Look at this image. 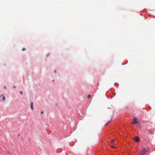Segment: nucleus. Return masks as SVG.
I'll return each instance as SVG.
<instances>
[{
    "instance_id": "obj_13",
    "label": "nucleus",
    "mask_w": 155,
    "mask_h": 155,
    "mask_svg": "<svg viewBox=\"0 0 155 155\" xmlns=\"http://www.w3.org/2000/svg\"><path fill=\"white\" fill-rule=\"evenodd\" d=\"M15 87H15V86H13V87H14V88H15Z\"/></svg>"
},
{
    "instance_id": "obj_11",
    "label": "nucleus",
    "mask_w": 155,
    "mask_h": 155,
    "mask_svg": "<svg viewBox=\"0 0 155 155\" xmlns=\"http://www.w3.org/2000/svg\"><path fill=\"white\" fill-rule=\"evenodd\" d=\"M54 72H55V73H56V70H54Z\"/></svg>"
},
{
    "instance_id": "obj_14",
    "label": "nucleus",
    "mask_w": 155,
    "mask_h": 155,
    "mask_svg": "<svg viewBox=\"0 0 155 155\" xmlns=\"http://www.w3.org/2000/svg\"><path fill=\"white\" fill-rule=\"evenodd\" d=\"M49 55V54L47 55V56H48Z\"/></svg>"
},
{
    "instance_id": "obj_9",
    "label": "nucleus",
    "mask_w": 155,
    "mask_h": 155,
    "mask_svg": "<svg viewBox=\"0 0 155 155\" xmlns=\"http://www.w3.org/2000/svg\"><path fill=\"white\" fill-rule=\"evenodd\" d=\"M20 94H23V92H22V91H20Z\"/></svg>"
},
{
    "instance_id": "obj_2",
    "label": "nucleus",
    "mask_w": 155,
    "mask_h": 155,
    "mask_svg": "<svg viewBox=\"0 0 155 155\" xmlns=\"http://www.w3.org/2000/svg\"><path fill=\"white\" fill-rule=\"evenodd\" d=\"M147 152L145 148H143L140 152V155H144L145 153Z\"/></svg>"
},
{
    "instance_id": "obj_10",
    "label": "nucleus",
    "mask_w": 155,
    "mask_h": 155,
    "mask_svg": "<svg viewBox=\"0 0 155 155\" xmlns=\"http://www.w3.org/2000/svg\"><path fill=\"white\" fill-rule=\"evenodd\" d=\"M4 88L5 89H6V86H4Z\"/></svg>"
},
{
    "instance_id": "obj_5",
    "label": "nucleus",
    "mask_w": 155,
    "mask_h": 155,
    "mask_svg": "<svg viewBox=\"0 0 155 155\" xmlns=\"http://www.w3.org/2000/svg\"><path fill=\"white\" fill-rule=\"evenodd\" d=\"M2 99L4 101H5L6 99V97L5 96H3L2 97Z\"/></svg>"
},
{
    "instance_id": "obj_4",
    "label": "nucleus",
    "mask_w": 155,
    "mask_h": 155,
    "mask_svg": "<svg viewBox=\"0 0 155 155\" xmlns=\"http://www.w3.org/2000/svg\"><path fill=\"white\" fill-rule=\"evenodd\" d=\"M30 106H31V110H33V103L32 101H31V102Z\"/></svg>"
},
{
    "instance_id": "obj_8",
    "label": "nucleus",
    "mask_w": 155,
    "mask_h": 155,
    "mask_svg": "<svg viewBox=\"0 0 155 155\" xmlns=\"http://www.w3.org/2000/svg\"><path fill=\"white\" fill-rule=\"evenodd\" d=\"M25 48H23L22 49V51H25Z\"/></svg>"
},
{
    "instance_id": "obj_12",
    "label": "nucleus",
    "mask_w": 155,
    "mask_h": 155,
    "mask_svg": "<svg viewBox=\"0 0 155 155\" xmlns=\"http://www.w3.org/2000/svg\"><path fill=\"white\" fill-rule=\"evenodd\" d=\"M43 111H42V112H41V114H43Z\"/></svg>"
},
{
    "instance_id": "obj_1",
    "label": "nucleus",
    "mask_w": 155,
    "mask_h": 155,
    "mask_svg": "<svg viewBox=\"0 0 155 155\" xmlns=\"http://www.w3.org/2000/svg\"><path fill=\"white\" fill-rule=\"evenodd\" d=\"M137 117H134L132 120V123L134 124H137L138 122L137 120Z\"/></svg>"
},
{
    "instance_id": "obj_6",
    "label": "nucleus",
    "mask_w": 155,
    "mask_h": 155,
    "mask_svg": "<svg viewBox=\"0 0 155 155\" xmlns=\"http://www.w3.org/2000/svg\"><path fill=\"white\" fill-rule=\"evenodd\" d=\"M111 120H110V121H109L106 124H105V126H107V125L109 124H110L111 122Z\"/></svg>"
},
{
    "instance_id": "obj_7",
    "label": "nucleus",
    "mask_w": 155,
    "mask_h": 155,
    "mask_svg": "<svg viewBox=\"0 0 155 155\" xmlns=\"http://www.w3.org/2000/svg\"><path fill=\"white\" fill-rule=\"evenodd\" d=\"M91 97L90 95H88L87 96L88 98H89Z\"/></svg>"
},
{
    "instance_id": "obj_3",
    "label": "nucleus",
    "mask_w": 155,
    "mask_h": 155,
    "mask_svg": "<svg viewBox=\"0 0 155 155\" xmlns=\"http://www.w3.org/2000/svg\"><path fill=\"white\" fill-rule=\"evenodd\" d=\"M134 140L135 142H137L140 141V139L138 137L135 136L134 137Z\"/></svg>"
}]
</instances>
